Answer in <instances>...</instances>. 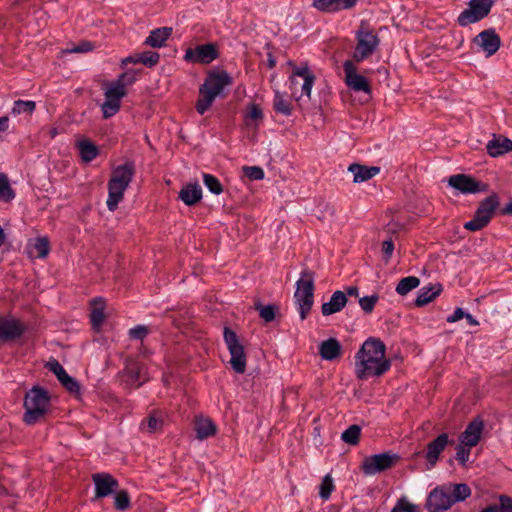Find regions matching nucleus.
Here are the masks:
<instances>
[{
  "mask_svg": "<svg viewBox=\"0 0 512 512\" xmlns=\"http://www.w3.org/2000/svg\"><path fill=\"white\" fill-rule=\"evenodd\" d=\"M386 346L378 338H368L355 354V374L359 380L380 377L391 368V360L385 357Z\"/></svg>",
  "mask_w": 512,
  "mask_h": 512,
  "instance_id": "nucleus-1",
  "label": "nucleus"
},
{
  "mask_svg": "<svg viewBox=\"0 0 512 512\" xmlns=\"http://www.w3.org/2000/svg\"><path fill=\"white\" fill-rule=\"evenodd\" d=\"M233 83V78L225 70H210L199 87L196 111L204 115L217 97H224V89Z\"/></svg>",
  "mask_w": 512,
  "mask_h": 512,
  "instance_id": "nucleus-2",
  "label": "nucleus"
},
{
  "mask_svg": "<svg viewBox=\"0 0 512 512\" xmlns=\"http://www.w3.org/2000/svg\"><path fill=\"white\" fill-rule=\"evenodd\" d=\"M51 406L49 392L39 385H34L24 396L23 422L27 425H35L51 412Z\"/></svg>",
  "mask_w": 512,
  "mask_h": 512,
  "instance_id": "nucleus-3",
  "label": "nucleus"
},
{
  "mask_svg": "<svg viewBox=\"0 0 512 512\" xmlns=\"http://www.w3.org/2000/svg\"><path fill=\"white\" fill-rule=\"evenodd\" d=\"M134 174L135 164L133 161H126L124 164L113 168L108 182V198L106 201V205L110 211L117 209Z\"/></svg>",
  "mask_w": 512,
  "mask_h": 512,
  "instance_id": "nucleus-4",
  "label": "nucleus"
},
{
  "mask_svg": "<svg viewBox=\"0 0 512 512\" xmlns=\"http://www.w3.org/2000/svg\"><path fill=\"white\" fill-rule=\"evenodd\" d=\"M294 298L298 304V311L302 320L306 319L314 303V276L313 272L305 269L296 282Z\"/></svg>",
  "mask_w": 512,
  "mask_h": 512,
  "instance_id": "nucleus-5",
  "label": "nucleus"
},
{
  "mask_svg": "<svg viewBox=\"0 0 512 512\" xmlns=\"http://www.w3.org/2000/svg\"><path fill=\"white\" fill-rule=\"evenodd\" d=\"M400 459V456L392 451L366 456L361 469L366 476L372 477L394 468Z\"/></svg>",
  "mask_w": 512,
  "mask_h": 512,
  "instance_id": "nucleus-6",
  "label": "nucleus"
},
{
  "mask_svg": "<svg viewBox=\"0 0 512 512\" xmlns=\"http://www.w3.org/2000/svg\"><path fill=\"white\" fill-rule=\"evenodd\" d=\"M355 38L357 43L352 55V61L361 63L376 51L380 44V39L374 30L364 27L357 30Z\"/></svg>",
  "mask_w": 512,
  "mask_h": 512,
  "instance_id": "nucleus-7",
  "label": "nucleus"
},
{
  "mask_svg": "<svg viewBox=\"0 0 512 512\" xmlns=\"http://www.w3.org/2000/svg\"><path fill=\"white\" fill-rule=\"evenodd\" d=\"M223 338L231 355L230 364L233 370L238 374H243L246 370V354L237 334L231 328L224 327Z\"/></svg>",
  "mask_w": 512,
  "mask_h": 512,
  "instance_id": "nucleus-8",
  "label": "nucleus"
},
{
  "mask_svg": "<svg viewBox=\"0 0 512 512\" xmlns=\"http://www.w3.org/2000/svg\"><path fill=\"white\" fill-rule=\"evenodd\" d=\"M494 3V0H470L467 8L459 14L457 23L461 27H466L484 19L490 13Z\"/></svg>",
  "mask_w": 512,
  "mask_h": 512,
  "instance_id": "nucleus-9",
  "label": "nucleus"
},
{
  "mask_svg": "<svg viewBox=\"0 0 512 512\" xmlns=\"http://www.w3.org/2000/svg\"><path fill=\"white\" fill-rule=\"evenodd\" d=\"M122 379L125 386L131 390H136L149 381L145 366L131 357H128L125 360Z\"/></svg>",
  "mask_w": 512,
  "mask_h": 512,
  "instance_id": "nucleus-10",
  "label": "nucleus"
},
{
  "mask_svg": "<svg viewBox=\"0 0 512 512\" xmlns=\"http://www.w3.org/2000/svg\"><path fill=\"white\" fill-rule=\"evenodd\" d=\"M219 56L216 43H205L188 48L185 51L184 60L190 63H199L203 65L210 64Z\"/></svg>",
  "mask_w": 512,
  "mask_h": 512,
  "instance_id": "nucleus-11",
  "label": "nucleus"
},
{
  "mask_svg": "<svg viewBox=\"0 0 512 512\" xmlns=\"http://www.w3.org/2000/svg\"><path fill=\"white\" fill-rule=\"evenodd\" d=\"M453 440L449 439L447 433L440 434L437 438L427 444L425 451H419L415 454L418 458H423L426 461V468L431 469L436 465L441 453L445 448L452 444Z\"/></svg>",
  "mask_w": 512,
  "mask_h": 512,
  "instance_id": "nucleus-12",
  "label": "nucleus"
},
{
  "mask_svg": "<svg viewBox=\"0 0 512 512\" xmlns=\"http://www.w3.org/2000/svg\"><path fill=\"white\" fill-rule=\"evenodd\" d=\"M453 505L451 497V486L441 485L434 488L426 502V508L429 512H442L448 510Z\"/></svg>",
  "mask_w": 512,
  "mask_h": 512,
  "instance_id": "nucleus-13",
  "label": "nucleus"
},
{
  "mask_svg": "<svg viewBox=\"0 0 512 512\" xmlns=\"http://www.w3.org/2000/svg\"><path fill=\"white\" fill-rule=\"evenodd\" d=\"M355 61L346 60L343 63V70L345 74L344 82L348 88L354 92H364L366 94L371 93V86L367 78L359 74Z\"/></svg>",
  "mask_w": 512,
  "mask_h": 512,
  "instance_id": "nucleus-14",
  "label": "nucleus"
},
{
  "mask_svg": "<svg viewBox=\"0 0 512 512\" xmlns=\"http://www.w3.org/2000/svg\"><path fill=\"white\" fill-rule=\"evenodd\" d=\"M448 184L463 194H475L487 190V185L467 174H455L448 178Z\"/></svg>",
  "mask_w": 512,
  "mask_h": 512,
  "instance_id": "nucleus-15",
  "label": "nucleus"
},
{
  "mask_svg": "<svg viewBox=\"0 0 512 512\" xmlns=\"http://www.w3.org/2000/svg\"><path fill=\"white\" fill-rule=\"evenodd\" d=\"M26 331V327L14 317L0 316V341L9 342L19 339Z\"/></svg>",
  "mask_w": 512,
  "mask_h": 512,
  "instance_id": "nucleus-16",
  "label": "nucleus"
},
{
  "mask_svg": "<svg viewBox=\"0 0 512 512\" xmlns=\"http://www.w3.org/2000/svg\"><path fill=\"white\" fill-rule=\"evenodd\" d=\"M359 0H313L312 6L319 12L336 14L354 9Z\"/></svg>",
  "mask_w": 512,
  "mask_h": 512,
  "instance_id": "nucleus-17",
  "label": "nucleus"
},
{
  "mask_svg": "<svg viewBox=\"0 0 512 512\" xmlns=\"http://www.w3.org/2000/svg\"><path fill=\"white\" fill-rule=\"evenodd\" d=\"M484 431V421L481 417L473 418L466 426L465 430L459 436V442L466 446H476L482 437Z\"/></svg>",
  "mask_w": 512,
  "mask_h": 512,
  "instance_id": "nucleus-18",
  "label": "nucleus"
},
{
  "mask_svg": "<svg viewBox=\"0 0 512 512\" xmlns=\"http://www.w3.org/2000/svg\"><path fill=\"white\" fill-rule=\"evenodd\" d=\"M474 43L482 48L487 57L494 55L500 48L501 39L492 28L483 30L475 38Z\"/></svg>",
  "mask_w": 512,
  "mask_h": 512,
  "instance_id": "nucleus-19",
  "label": "nucleus"
},
{
  "mask_svg": "<svg viewBox=\"0 0 512 512\" xmlns=\"http://www.w3.org/2000/svg\"><path fill=\"white\" fill-rule=\"evenodd\" d=\"M48 369L57 377L62 386L71 393L79 392V383L73 377L69 376L63 366L57 361L52 360L47 363Z\"/></svg>",
  "mask_w": 512,
  "mask_h": 512,
  "instance_id": "nucleus-20",
  "label": "nucleus"
},
{
  "mask_svg": "<svg viewBox=\"0 0 512 512\" xmlns=\"http://www.w3.org/2000/svg\"><path fill=\"white\" fill-rule=\"evenodd\" d=\"M500 205L499 197L493 193L480 201L479 206L475 212V215L484 221L487 225L493 218L495 211Z\"/></svg>",
  "mask_w": 512,
  "mask_h": 512,
  "instance_id": "nucleus-21",
  "label": "nucleus"
},
{
  "mask_svg": "<svg viewBox=\"0 0 512 512\" xmlns=\"http://www.w3.org/2000/svg\"><path fill=\"white\" fill-rule=\"evenodd\" d=\"M348 171L353 174V182L362 183L378 175L380 167L352 163L349 165Z\"/></svg>",
  "mask_w": 512,
  "mask_h": 512,
  "instance_id": "nucleus-22",
  "label": "nucleus"
},
{
  "mask_svg": "<svg viewBox=\"0 0 512 512\" xmlns=\"http://www.w3.org/2000/svg\"><path fill=\"white\" fill-rule=\"evenodd\" d=\"M487 153L492 157H498L512 151V140L503 136L494 135L486 144Z\"/></svg>",
  "mask_w": 512,
  "mask_h": 512,
  "instance_id": "nucleus-23",
  "label": "nucleus"
},
{
  "mask_svg": "<svg viewBox=\"0 0 512 512\" xmlns=\"http://www.w3.org/2000/svg\"><path fill=\"white\" fill-rule=\"evenodd\" d=\"M347 297L343 291H335L329 302L323 303L321 307L322 314L329 316L334 313L340 312L347 304Z\"/></svg>",
  "mask_w": 512,
  "mask_h": 512,
  "instance_id": "nucleus-24",
  "label": "nucleus"
},
{
  "mask_svg": "<svg viewBox=\"0 0 512 512\" xmlns=\"http://www.w3.org/2000/svg\"><path fill=\"white\" fill-rule=\"evenodd\" d=\"M194 430L196 432V438L198 440H204L216 434L217 426L209 418L196 417L194 422Z\"/></svg>",
  "mask_w": 512,
  "mask_h": 512,
  "instance_id": "nucleus-25",
  "label": "nucleus"
},
{
  "mask_svg": "<svg viewBox=\"0 0 512 512\" xmlns=\"http://www.w3.org/2000/svg\"><path fill=\"white\" fill-rule=\"evenodd\" d=\"M179 198L188 206L197 204L202 199V188L195 183H188L179 192Z\"/></svg>",
  "mask_w": 512,
  "mask_h": 512,
  "instance_id": "nucleus-26",
  "label": "nucleus"
},
{
  "mask_svg": "<svg viewBox=\"0 0 512 512\" xmlns=\"http://www.w3.org/2000/svg\"><path fill=\"white\" fill-rule=\"evenodd\" d=\"M341 353L342 347L335 338H329L319 346V354L324 360L333 361L340 357Z\"/></svg>",
  "mask_w": 512,
  "mask_h": 512,
  "instance_id": "nucleus-27",
  "label": "nucleus"
},
{
  "mask_svg": "<svg viewBox=\"0 0 512 512\" xmlns=\"http://www.w3.org/2000/svg\"><path fill=\"white\" fill-rule=\"evenodd\" d=\"M172 34L171 27H160L152 30L145 40V44L153 48H161Z\"/></svg>",
  "mask_w": 512,
  "mask_h": 512,
  "instance_id": "nucleus-28",
  "label": "nucleus"
},
{
  "mask_svg": "<svg viewBox=\"0 0 512 512\" xmlns=\"http://www.w3.org/2000/svg\"><path fill=\"white\" fill-rule=\"evenodd\" d=\"M442 291L440 284L429 285L419 290L418 296L415 300L417 307H423L432 302Z\"/></svg>",
  "mask_w": 512,
  "mask_h": 512,
  "instance_id": "nucleus-29",
  "label": "nucleus"
},
{
  "mask_svg": "<svg viewBox=\"0 0 512 512\" xmlns=\"http://www.w3.org/2000/svg\"><path fill=\"white\" fill-rule=\"evenodd\" d=\"M104 306L102 298L91 301L90 321L94 329H99L105 320Z\"/></svg>",
  "mask_w": 512,
  "mask_h": 512,
  "instance_id": "nucleus-30",
  "label": "nucleus"
},
{
  "mask_svg": "<svg viewBox=\"0 0 512 512\" xmlns=\"http://www.w3.org/2000/svg\"><path fill=\"white\" fill-rule=\"evenodd\" d=\"M77 147L80 157L85 163L93 161L99 154L98 147L88 139L79 141Z\"/></svg>",
  "mask_w": 512,
  "mask_h": 512,
  "instance_id": "nucleus-31",
  "label": "nucleus"
},
{
  "mask_svg": "<svg viewBox=\"0 0 512 512\" xmlns=\"http://www.w3.org/2000/svg\"><path fill=\"white\" fill-rule=\"evenodd\" d=\"M273 108L276 113H280L285 116L292 114V102L289 100L286 94L276 91L273 99Z\"/></svg>",
  "mask_w": 512,
  "mask_h": 512,
  "instance_id": "nucleus-32",
  "label": "nucleus"
},
{
  "mask_svg": "<svg viewBox=\"0 0 512 512\" xmlns=\"http://www.w3.org/2000/svg\"><path fill=\"white\" fill-rule=\"evenodd\" d=\"M164 421L156 412L151 413L141 423V429L148 433L159 432L163 428Z\"/></svg>",
  "mask_w": 512,
  "mask_h": 512,
  "instance_id": "nucleus-33",
  "label": "nucleus"
},
{
  "mask_svg": "<svg viewBox=\"0 0 512 512\" xmlns=\"http://www.w3.org/2000/svg\"><path fill=\"white\" fill-rule=\"evenodd\" d=\"M420 285V279L416 276H407L402 278L396 286L397 294L401 296L407 295L413 289Z\"/></svg>",
  "mask_w": 512,
  "mask_h": 512,
  "instance_id": "nucleus-34",
  "label": "nucleus"
},
{
  "mask_svg": "<svg viewBox=\"0 0 512 512\" xmlns=\"http://www.w3.org/2000/svg\"><path fill=\"white\" fill-rule=\"evenodd\" d=\"M36 108V103L32 100H16L13 103L12 111L11 113L14 116L17 115H31Z\"/></svg>",
  "mask_w": 512,
  "mask_h": 512,
  "instance_id": "nucleus-35",
  "label": "nucleus"
},
{
  "mask_svg": "<svg viewBox=\"0 0 512 512\" xmlns=\"http://www.w3.org/2000/svg\"><path fill=\"white\" fill-rule=\"evenodd\" d=\"M361 427L359 425H350L341 434V440L349 445L355 446L360 441Z\"/></svg>",
  "mask_w": 512,
  "mask_h": 512,
  "instance_id": "nucleus-36",
  "label": "nucleus"
},
{
  "mask_svg": "<svg viewBox=\"0 0 512 512\" xmlns=\"http://www.w3.org/2000/svg\"><path fill=\"white\" fill-rule=\"evenodd\" d=\"M105 98L120 102L126 95V88L118 80L112 82L105 90Z\"/></svg>",
  "mask_w": 512,
  "mask_h": 512,
  "instance_id": "nucleus-37",
  "label": "nucleus"
},
{
  "mask_svg": "<svg viewBox=\"0 0 512 512\" xmlns=\"http://www.w3.org/2000/svg\"><path fill=\"white\" fill-rule=\"evenodd\" d=\"M95 486V499H99L115 493L119 482H95Z\"/></svg>",
  "mask_w": 512,
  "mask_h": 512,
  "instance_id": "nucleus-38",
  "label": "nucleus"
},
{
  "mask_svg": "<svg viewBox=\"0 0 512 512\" xmlns=\"http://www.w3.org/2000/svg\"><path fill=\"white\" fill-rule=\"evenodd\" d=\"M15 198V192L10 186L8 177L0 173V201L10 202Z\"/></svg>",
  "mask_w": 512,
  "mask_h": 512,
  "instance_id": "nucleus-39",
  "label": "nucleus"
},
{
  "mask_svg": "<svg viewBox=\"0 0 512 512\" xmlns=\"http://www.w3.org/2000/svg\"><path fill=\"white\" fill-rule=\"evenodd\" d=\"M471 495V489L465 483H455L453 486V490L451 489V497L453 500V504L456 502L464 501Z\"/></svg>",
  "mask_w": 512,
  "mask_h": 512,
  "instance_id": "nucleus-40",
  "label": "nucleus"
},
{
  "mask_svg": "<svg viewBox=\"0 0 512 512\" xmlns=\"http://www.w3.org/2000/svg\"><path fill=\"white\" fill-rule=\"evenodd\" d=\"M203 183L206 188L215 195H219L223 192V186L219 179L212 174L203 173Z\"/></svg>",
  "mask_w": 512,
  "mask_h": 512,
  "instance_id": "nucleus-41",
  "label": "nucleus"
},
{
  "mask_svg": "<svg viewBox=\"0 0 512 512\" xmlns=\"http://www.w3.org/2000/svg\"><path fill=\"white\" fill-rule=\"evenodd\" d=\"M131 506L130 496L126 490L115 491L114 507L119 511H125Z\"/></svg>",
  "mask_w": 512,
  "mask_h": 512,
  "instance_id": "nucleus-42",
  "label": "nucleus"
},
{
  "mask_svg": "<svg viewBox=\"0 0 512 512\" xmlns=\"http://www.w3.org/2000/svg\"><path fill=\"white\" fill-rule=\"evenodd\" d=\"M159 59L160 55L157 52L145 51L137 55L136 61L151 68L158 64Z\"/></svg>",
  "mask_w": 512,
  "mask_h": 512,
  "instance_id": "nucleus-43",
  "label": "nucleus"
},
{
  "mask_svg": "<svg viewBox=\"0 0 512 512\" xmlns=\"http://www.w3.org/2000/svg\"><path fill=\"white\" fill-rule=\"evenodd\" d=\"M33 249L35 251V256L37 258L43 259L45 258L50 251L49 241L46 237H38L35 240L33 245Z\"/></svg>",
  "mask_w": 512,
  "mask_h": 512,
  "instance_id": "nucleus-44",
  "label": "nucleus"
},
{
  "mask_svg": "<svg viewBox=\"0 0 512 512\" xmlns=\"http://www.w3.org/2000/svg\"><path fill=\"white\" fill-rule=\"evenodd\" d=\"M314 74L309 70L308 66L301 65L295 66L292 70V75L290 77L291 83L294 87L300 85L297 78L306 79L308 76H313Z\"/></svg>",
  "mask_w": 512,
  "mask_h": 512,
  "instance_id": "nucleus-45",
  "label": "nucleus"
},
{
  "mask_svg": "<svg viewBox=\"0 0 512 512\" xmlns=\"http://www.w3.org/2000/svg\"><path fill=\"white\" fill-rule=\"evenodd\" d=\"M120 109V102L105 98V102L101 106L103 117L108 119L114 116Z\"/></svg>",
  "mask_w": 512,
  "mask_h": 512,
  "instance_id": "nucleus-46",
  "label": "nucleus"
},
{
  "mask_svg": "<svg viewBox=\"0 0 512 512\" xmlns=\"http://www.w3.org/2000/svg\"><path fill=\"white\" fill-rule=\"evenodd\" d=\"M255 309L259 312V316L265 322H272L275 319V306L274 305H262L257 303Z\"/></svg>",
  "mask_w": 512,
  "mask_h": 512,
  "instance_id": "nucleus-47",
  "label": "nucleus"
},
{
  "mask_svg": "<svg viewBox=\"0 0 512 512\" xmlns=\"http://www.w3.org/2000/svg\"><path fill=\"white\" fill-rule=\"evenodd\" d=\"M473 447L474 446H466L463 443L459 442V444L456 447L455 459L461 465H466V463L469 462L470 460V453Z\"/></svg>",
  "mask_w": 512,
  "mask_h": 512,
  "instance_id": "nucleus-48",
  "label": "nucleus"
},
{
  "mask_svg": "<svg viewBox=\"0 0 512 512\" xmlns=\"http://www.w3.org/2000/svg\"><path fill=\"white\" fill-rule=\"evenodd\" d=\"M242 171L250 180H262L265 176L264 170L259 166H243Z\"/></svg>",
  "mask_w": 512,
  "mask_h": 512,
  "instance_id": "nucleus-49",
  "label": "nucleus"
},
{
  "mask_svg": "<svg viewBox=\"0 0 512 512\" xmlns=\"http://www.w3.org/2000/svg\"><path fill=\"white\" fill-rule=\"evenodd\" d=\"M379 300V296L377 294H373L370 296H364L359 299V305L361 309L365 313H371Z\"/></svg>",
  "mask_w": 512,
  "mask_h": 512,
  "instance_id": "nucleus-50",
  "label": "nucleus"
},
{
  "mask_svg": "<svg viewBox=\"0 0 512 512\" xmlns=\"http://www.w3.org/2000/svg\"><path fill=\"white\" fill-rule=\"evenodd\" d=\"M149 332H150V330L147 326L137 325L128 331V335L133 340H141L142 341L149 334Z\"/></svg>",
  "mask_w": 512,
  "mask_h": 512,
  "instance_id": "nucleus-51",
  "label": "nucleus"
},
{
  "mask_svg": "<svg viewBox=\"0 0 512 512\" xmlns=\"http://www.w3.org/2000/svg\"><path fill=\"white\" fill-rule=\"evenodd\" d=\"M139 71L134 69H128L118 77L119 83L123 84V86L126 88L127 85H132L138 77Z\"/></svg>",
  "mask_w": 512,
  "mask_h": 512,
  "instance_id": "nucleus-52",
  "label": "nucleus"
},
{
  "mask_svg": "<svg viewBox=\"0 0 512 512\" xmlns=\"http://www.w3.org/2000/svg\"><path fill=\"white\" fill-rule=\"evenodd\" d=\"M394 509L397 512H419L418 506L408 502L404 497L398 500Z\"/></svg>",
  "mask_w": 512,
  "mask_h": 512,
  "instance_id": "nucleus-53",
  "label": "nucleus"
},
{
  "mask_svg": "<svg viewBox=\"0 0 512 512\" xmlns=\"http://www.w3.org/2000/svg\"><path fill=\"white\" fill-rule=\"evenodd\" d=\"M486 226H487V224L484 223V221L482 219H480L478 216H476L475 214L470 221H467L464 224V228L469 231H472V232L479 231Z\"/></svg>",
  "mask_w": 512,
  "mask_h": 512,
  "instance_id": "nucleus-54",
  "label": "nucleus"
},
{
  "mask_svg": "<svg viewBox=\"0 0 512 512\" xmlns=\"http://www.w3.org/2000/svg\"><path fill=\"white\" fill-rule=\"evenodd\" d=\"M245 117L247 120L251 119L255 121H260L263 119L262 109L257 104H252L248 108Z\"/></svg>",
  "mask_w": 512,
  "mask_h": 512,
  "instance_id": "nucleus-55",
  "label": "nucleus"
},
{
  "mask_svg": "<svg viewBox=\"0 0 512 512\" xmlns=\"http://www.w3.org/2000/svg\"><path fill=\"white\" fill-rule=\"evenodd\" d=\"M334 482H321L319 495L320 497L326 501L330 498L331 493L334 490Z\"/></svg>",
  "mask_w": 512,
  "mask_h": 512,
  "instance_id": "nucleus-56",
  "label": "nucleus"
},
{
  "mask_svg": "<svg viewBox=\"0 0 512 512\" xmlns=\"http://www.w3.org/2000/svg\"><path fill=\"white\" fill-rule=\"evenodd\" d=\"M500 504L498 505L499 512H512V498L507 495L499 497Z\"/></svg>",
  "mask_w": 512,
  "mask_h": 512,
  "instance_id": "nucleus-57",
  "label": "nucleus"
},
{
  "mask_svg": "<svg viewBox=\"0 0 512 512\" xmlns=\"http://www.w3.org/2000/svg\"><path fill=\"white\" fill-rule=\"evenodd\" d=\"M93 49V44L89 41H82L78 45H74L69 52L71 53H85Z\"/></svg>",
  "mask_w": 512,
  "mask_h": 512,
  "instance_id": "nucleus-58",
  "label": "nucleus"
},
{
  "mask_svg": "<svg viewBox=\"0 0 512 512\" xmlns=\"http://www.w3.org/2000/svg\"><path fill=\"white\" fill-rule=\"evenodd\" d=\"M314 80H315V76H308L306 79H303V83L300 84L301 86V90H302V94L310 97L311 95V90H312V87L314 85Z\"/></svg>",
  "mask_w": 512,
  "mask_h": 512,
  "instance_id": "nucleus-59",
  "label": "nucleus"
},
{
  "mask_svg": "<svg viewBox=\"0 0 512 512\" xmlns=\"http://www.w3.org/2000/svg\"><path fill=\"white\" fill-rule=\"evenodd\" d=\"M394 251V243L392 239L385 240L382 243V252L386 260H389Z\"/></svg>",
  "mask_w": 512,
  "mask_h": 512,
  "instance_id": "nucleus-60",
  "label": "nucleus"
},
{
  "mask_svg": "<svg viewBox=\"0 0 512 512\" xmlns=\"http://www.w3.org/2000/svg\"><path fill=\"white\" fill-rule=\"evenodd\" d=\"M465 312L462 308H456L454 312L447 317V322L454 323L464 318Z\"/></svg>",
  "mask_w": 512,
  "mask_h": 512,
  "instance_id": "nucleus-61",
  "label": "nucleus"
},
{
  "mask_svg": "<svg viewBox=\"0 0 512 512\" xmlns=\"http://www.w3.org/2000/svg\"><path fill=\"white\" fill-rule=\"evenodd\" d=\"M92 480H115L110 474L106 473H95L92 475Z\"/></svg>",
  "mask_w": 512,
  "mask_h": 512,
  "instance_id": "nucleus-62",
  "label": "nucleus"
},
{
  "mask_svg": "<svg viewBox=\"0 0 512 512\" xmlns=\"http://www.w3.org/2000/svg\"><path fill=\"white\" fill-rule=\"evenodd\" d=\"M346 297H358L359 296V289L356 286H349L346 288L345 292Z\"/></svg>",
  "mask_w": 512,
  "mask_h": 512,
  "instance_id": "nucleus-63",
  "label": "nucleus"
},
{
  "mask_svg": "<svg viewBox=\"0 0 512 512\" xmlns=\"http://www.w3.org/2000/svg\"><path fill=\"white\" fill-rule=\"evenodd\" d=\"M9 127V118L7 116L0 117V133L4 132Z\"/></svg>",
  "mask_w": 512,
  "mask_h": 512,
  "instance_id": "nucleus-64",
  "label": "nucleus"
}]
</instances>
